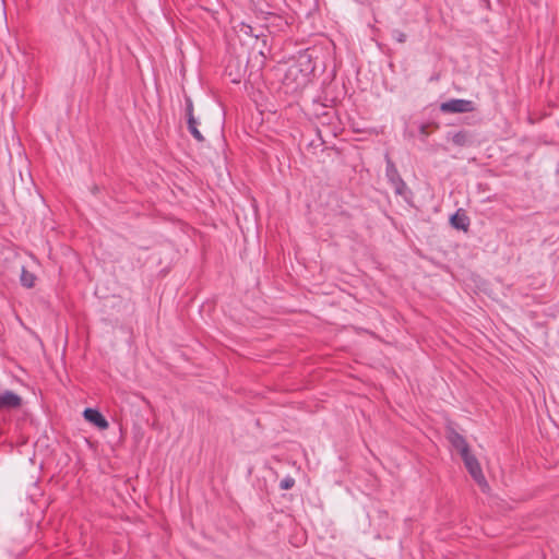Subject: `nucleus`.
I'll use <instances>...</instances> for the list:
<instances>
[{
	"label": "nucleus",
	"instance_id": "nucleus-4",
	"mask_svg": "<svg viewBox=\"0 0 559 559\" xmlns=\"http://www.w3.org/2000/svg\"><path fill=\"white\" fill-rule=\"evenodd\" d=\"M447 438L451 445L460 453L461 457L471 451L465 438L453 428L448 429Z\"/></svg>",
	"mask_w": 559,
	"mask_h": 559
},
{
	"label": "nucleus",
	"instance_id": "nucleus-17",
	"mask_svg": "<svg viewBox=\"0 0 559 559\" xmlns=\"http://www.w3.org/2000/svg\"><path fill=\"white\" fill-rule=\"evenodd\" d=\"M427 129H428L427 124H421L420 128H419L420 134L424 135V136H428L429 133H428Z\"/></svg>",
	"mask_w": 559,
	"mask_h": 559
},
{
	"label": "nucleus",
	"instance_id": "nucleus-1",
	"mask_svg": "<svg viewBox=\"0 0 559 559\" xmlns=\"http://www.w3.org/2000/svg\"><path fill=\"white\" fill-rule=\"evenodd\" d=\"M462 460L464 462V465L466 469L468 471L469 475L473 477V479L476 481V484L480 487V489L486 492L489 489V485L483 474L480 464L478 460L471 453H466L462 456Z\"/></svg>",
	"mask_w": 559,
	"mask_h": 559
},
{
	"label": "nucleus",
	"instance_id": "nucleus-3",
	"mask_svg": "<svg viewBox=\"0 0 559 559\" xmlns=\"http://www.w3.org/2000/svg\"><path fill=\"white\" fill-rule=\"evenodd\" d=\"M475 109L474 103L467 99H450L440 105L442 112H471Z\"/></svg>",
	"mask_w": 559,
	"mask_h": 559
},
{
	"label": "nucleus",
	"instance_id": "nucleus-6",
	"mask_svg": "<svg viewBox=\"0 0 559 559\" xmlns=\"http://www.w3.org/2000/svg\"><path fill=\"white\" fill-rule=\"evenodd\" d=\"M451 225L455 229L466 231L469 226V218L463 210H457L450 218Z\"/></svg>",
	"mask_w": 559,
	"mask_h": 559
},
{
	"label": "nucleus",
	"instance_id": "nucleus-11",
	"mask_svg": "<svg viewBox=\"0 0 559 559\" xmlns=\"http://www.w3.org/2000/svg\"><path fill=\"white\" fill-rule=\"evenodd\" d=\"M391 35H392V38H394L400 44L405 43L407 39V35L400 29H393Z\"/></svg>",
	"mask_w": 559,
	"mask_h": 559
},
{
	"label": "nucleus",
	"instance_id": "nucleus-16",
	"mask_svg": "<svg viewBox=\"0 0 559 559\" xmlns=\"http://www.w3.org/2000/svg\"><path fill=\"white\" fill-rule=\"evenodd\" d=\"M242 31H243L246 34H249V35H253V36H255V37H259V35L253 34V29H252V27H251V26H249V25H243V26H242Z\"/></svg>",
	"mask_w": 559,
	"mask_h": 559
},
{
	"label": "nucleus",
	"instance_id": "nucleus-5",
	"mask_svg": "<svg viewBox=\"0 0 559 559\" xmlns=\"http://www.w3.org/2000/svg\"><path fill=\"white\" fill-rule=\"evenodd\" d=\"M21 404L22 399L11 391H5L0 394V409L19 408Z\"/></svg>",
	"mask_w": 559,
	"mask_h": 559
},
{
	"label": "nucleus",
	"instance_id": "nucleus-8",
	"mask_svg": "<svg viewBox=\"0 0 559 559\" xmlns=\"http://www.w3.org/2000/svg\"><path fill=\"white\" fill-rule=\"evenodd\" d=\"M451 141L454 145L463 147L473 143V136L468 131L462 130L452 134Z\"/></svg>",
	"mask_w": 559,
	"mask_h": 559
},
{
	"label": "nucleus",
	"instance_id": "nucleus-15",
	"mask_svg": "<svg viewBox=\"0 0 559 559\" xmlns=\"http://www.w3.org/2000/svg\"><path fill=\"white\" fill-rule=\"evenodd\" d=\"M187 123L188 126H199V121L195 119L194 115H190V117H187Z\"/></svg>",
	"mask_w": 559,
	"mask_h": 559
},
{
	"label": "nucleus",
	"instance_id": "nucleus-13",
	"mask_svg": "<svg viewBox=\"0 0 559 559\" xmlns=\"http://www.w3.org/2000/svg\"><path fill=\"white\" fill-rule=\"evenodd\" d=\"M295 485V479L292 477H286L281 480L280 487L284 490L293 488Z\"/></svg>",
	"mask_w": 559,
	"mask_h": 559
},
{
	"label": "nucleus",
	"instance_id": "nucleus-7",
	"mask_svg": "<svg viewBox=\"0 0 559 559\" xmlns=\"http://www.w3.org/2000/svg\"><path fill=\"white\" fill-rule=\"evenodd\" d=\"M83 416L88 423L95 425L96 427L100 429L105 428V418L97 409L86 408L83 413Z\"/></svg>",
	"mask_w": 559,
	"mask_h": 559
},
{
	"label": "nucleus",
	"instance_id": "nucleus-9",
	"mask_svg": "<svg viewBox=\"0 0 559 559\" xmlns=\"http://www.w3.org/2000/svg\"><path fill=\"white\" fill-rule=\"evenodd\" d=\"M36 282V276L32 272L27 271L26 269H22L21 273V283L26 288L34 287Z\"/></svg>",
	"mask_w": 559,
	"mask_h": 559
},
{
	"label": "nucleus",
	"instance_id": "nucleus-10",
	"mask_svg": "<svg viewBox=\"0 0 559 559\" xmlns=\"http://www.w3.org/2000/svg\"><path fill=\"white\" fill-rule=\"evenodd\" d=\"M267 20L272 21V26L277 27L278 31H283L284 27L288 26V22L277 15L272 14Z\"/></svg>",
	"mask_w": 559,
	"mask_h": 559
},
{
	"label": "nucleus",
	"instance_id": "nucleus-2",
	"mask_svg": "<svg viewBox=\"0 0 559 559\" xmlns=\"http://www.w3.org/2000/svg\"><path fill=\"white\" fill-rule=\"evenodd\" d=\"M386 162V169H385V176L393 187L395 193L401 197H405L407 192V186L405 181L402 179V177L399 174L397 168L395 167V164L390 158L389 155L385 156Z\"/></svg>",
	"mask_w": 559,
	"mask_h": 559
},
{
	"label": "nucleus",
	"instance_id": "nucleus-14",
	"mask_svg": "<svg viewBox=\"0 0 559 559\" xmlns=\"http://www.w3.org/2000/svg\"><path fill=\"white\" fill-rule=\"evenodd\" d=\"M190 115H193V104L191 98H186V116L190 117Z\"/></svg>",
	"mask_w": 559,
	"mask_h": 559
},
{
	"label": "nucleus",
	"instance_id": "nucleus-12",
	"mask_svg": "<svg viewBox=\"0 0 559 559\" xmlns=\"http://www.w3.org/2000/svg\"><path fill=\"white\" fill-rule=\"evenodd\" d=\"M188 130L198 142L204 141V138H203L202 133L200 132V130L198 129V127L188 126Z\"/></svg>",
	"mask_w": 559,
	"mask_h": 559
}]
</instances>
